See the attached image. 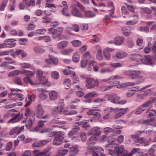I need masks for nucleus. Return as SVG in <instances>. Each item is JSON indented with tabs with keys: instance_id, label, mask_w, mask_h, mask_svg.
Masks as SVG:
<instances>
[{
	"instance_id": "f3484780",
	"label": "nucleus",
	"mask_w": 156,
	"mask_h": 156,
	"mask_svg": "<svg viewBox=\"0 0 156 156\" xmlns=\"http://www.w3.org/2000/svg\"><path fill=\"white\" fill-rule=\"evenodd\" d=\"M71 12L74 16L79 18H83V16L79 10L78 9H73L71 10Z\"/></svg>"
},
{
	"instance_id": "09e8293b",
	"label": "nucleus",
	"mask_w": 156,
	"mask_h": 156,
	"mask_svg": "<svg viewBox=\"0 0 156 156\" xmlns=\"http://www.w3.org/2000/svg\"><path fill=\"white\" fill-rule=\"evenodd\" d=\"M22 74H24L27 77H29L31 76H32L34 75V73L33 71H29L28 70H24L22 71Z\"/></svg>"
},
{
	"instance_id": "864d4df0",
	"label": "nucleus",
	"mask_w": 156,
	"mask_h": 156,
	"mask_svg": "<svg viewBox=\"0 0 156 156\" xmlns=\"http://www.w3.org/2000/svg\"><path fill=\"white\" fill-rule=\"evenodd\" d=\"M91 58V56L90 53L88 52H86L83 55V59L87 61L88 62L90 61Z\"/></svg>"
},
{
	"instance_id": "774afa93",
	"label": "nucleus",
	"mask_w": 156,
	"mask_h": 156,
	"mask_svg": "<svg viewBox=\"0 0 156 156\" xmlns=\"http://www.w3.org/2000/svg\"><path fill=\"white\" fill-rule=\"evenodd\" d=\"M116 140L115 136H111L108 137L107 141L108 143H113Z\"/></svg>"
},
{
	"instance_id": "13d9d810",
	"label": "nucleus",
	"mask_w": 156,
	"mask_h": 156,
	"mask_svg": "<svg viewBox=\"0 0 156 156\" xmlns=\"http://www.w3.org/2000/svg\"><path fill=\"white\" fill-rule=\"evenodd\" d=\"M34 121V119H32L30 118L29 119L28 121L27 124H26V126L27 129H30V128L32 126L33 123Z\"/></svg>"
},
{
	"instance_id": "1a4fd4ad",
	"label": "nucleus",
	"mask_w": 156,
	"mask_h": 156,
	"mask_svg": "<svg viewBox=\"0 0 156 156\" xmlns=\"http://www.w3.org/2000/svg\"><path fill=\"white\" fill-rule=\"evenodd\" d=\"M96 140V138L95 136H93L90 137L87 140V144L88 145L87 148L88 149H91L92 147L94 146L95 142V141Z\"/></svg>"
},
{
	"instance_id": "a878e982",
	"label": "nucleus",
	"mask_w": 156,
	"mask_h": 156,
	"mask_svg": "<svg viewBox=\"0 0 156 156\" xmlns=\"http://www.w3.org/2000/svg\"><path fill=\"white\" fill-rule=\"evenodd\" d=\"M49 95L50 99L52 100H55L57 96V93L55 90H52L50 91L49 93Z\"/></svg>"
},
{
	"instance_id": "3c124183",
	"label": "nucleus",
	"mask_w": 156,
	"mask_h": 156,
	"mask_svg": "<svg viewBox=\"0 0 156 156\" xmlns=\"http://www.w3.org/2000/svg\"><path fill=\"white\" fill-rule=\"evenodd\" d=\"M51 76L55 79H57L59 77V74L56 71H53L51 73Z\"/></svg>"
},
{
	"instance_id": "aec40b11",
	"label": "nucleus",
	"mask_w": 156,
	"mask_h": 156,
	"mask_svg": "<svg viewBox=\"0 0 156 156\" xmlns=\"http://www.w3.org/2000/svg\"><path fill=\"white\" fill-rule=\"evenodd\" d=\"M51 149L50 148H47L44 149L42 152H40L38 153L39 156H49L51 154V153L49 152Z\"/></svg>"
},
{
	"instance_id": "a19ab883",
	"label": "nucleus",
	"mask_w": 156,
	"mask_h": 156,
	"mask_svg": "<svg viewBox=\"0 0 156 156\" xmlns=\"http://www.w3.org/2000/svg\"><path fill=\"white\" fill-rule=\"evenodd\" d=\"M72 60L73 62H77L79 61L80 60V55L78 53H74L72 57Z\"/></svg>"
},
{
	"instance_id": "0e129e2a",
	"label": "nucleus",
	"mask_w": 156,
	"mask_h": 156,
	"mask_svg": "<svg viewBox=\"0 0 156 156\" xmlns=\"http://www.w3.org/2000/svg\"><path fill=\"white\" fill-rule=\"evenodd\" d=\"M13 143L11 141L8 142L6 146L5 150L6 151H10L12 147Z\"/></svg>"
},
{
	"instance_id": "de8ad7c7",
	"label": "nucleus",
	"mask_w": 156,
	"mask_h": 156,
	"mask_svg": "<svg viewBox=\"0 0 156 156\" xmlns=\"http://www.w3.org/2000/svg\"><path fill=\"white\" fill-rule=\"evenodd\" d=\"M68 150L67 149H60L57 151L58 154H60V155L64 156L67 154Z\"/></svg>"
},
{
	"instance_id": "412c9836",
	"label": "nucleus",
	"mask_w": 156,
	"mask_h": 156,
	"mask_svg": "<svg viewBox=\"0 0 156 156\" xmlns=\"http://www.w3.org/2000/svg\"><path fill=\"white\" fill-rule=\"evenodd\" d=\"M133 17L134 18V20L127 21L126 24L129 26L136 24L138 22V17L136 15H135Z\"/></svg>"
},
{
	"instance_id": "f704fd0d",
	"label": "nucleus",
	"mask_w": 156,
	"mask_h": 156,
	"mask_svg": "<svg viewBox=\"0 0 156 156\" xmlns=\"http://www.w3.org/2000/svg\"><path fill=\"white\" fill-rule=\"evenodd\" d=\"M79 127H76L73 128L72 129L69 133L68 135L71 137L72 135H74L76 132L80 129Z\"/></svg>"
},
{
	"instance_id": "a211bd4d",
	"label": "nucleus",
	"mask_w": 156,
	"mask_h": 156,
	"mask_svg": "<svg viewBox=\"0 0 156 156\" xmlns=\"http://www.w3.org/2000/svg\"><path fill=\"white\" fill-rule=\"evenodd\" d=\"M108 7H110L111 9L108 10L109 12L110 16L112 18H115V16H113L112 15L114 12V7L113 5V3L112 2H110L108 3Z\"/></svg>"
},
{
	"instance_id": "4c0bfd02",
	"label": "nucleus",
	"mask_w": 156,
	"mask_h": 156,
	"mask_svg": "<svg viewBox=\"0 0 156 156\" xmlns=\"http://www.w3.org/2000/svg\"><path fill=\"white\" fill-rule=\"evenodd\" d=\"M13 81L14 84L19 85L23 86L22 81L20 77H15L13 79Z\"/></svg>"
},
{
	"instance_id": "f257e3e1",
	"label": "nucleus",
	"mask_w": 156,
	"mask_h": 156,
	"mask_svg": "<svg viewBox=\"0 0 156 156\" xmlns=\"http://www.w3.org/2000/svg\"><path fill=\"white\" fill-rule=\"evenodd\" d=\"M64 133L63 131L58 132L57 134L55 136L53 141V145L58 146L61 144L62 143L64 139Z\"/></svg>"
},
{
	"instance_id": "e2e57ef3",
	"label": "nucleus",
	"mask_w": 156,
	"mask_h": 156,
	"mask_svg": "<svg viewBox=\"0 0 156 156\" xmlns=\"http://www.w3.org/2000/svg\"><path fill=\"white\" fill-rule=\"evenodd\" d=\"M155 115H156V110L153 109L150 111L149 113L147 114V117H150L151 116Z\"/></svg>"
},
{
	"instance_id": "f8f14e48",
	"label": "nucleus",
	"mask_w": 156,
	"mask_h": 156,
	"mask_svg": "<svg viewBox=\"0 0 156 156\" xmlns=\"http://www.w3.org/2000/svg\"><path fill=\"white\" fill-rule=\"evenodd\" d=\"M24 128V126H23L20 127H14L10 131L9 134L12 135L16 133L17 134H19L23 130Z\"/></svg>"
},
{
	"instance_id": "6e6552de",
	"label": "nucleus",
	"mask_w": 156,
	"mask_h": 156,
	"mask_svg": "<svg viewBox=\"0 0 156 156\" xmlns=\"http://www.w3.org/2000/svg\"><path fill=\"white\" fill-rule=\"evenodd\" d=\"M12 116L13 117V118L9 120L8 122V123H14L20 120L23 118V114L19 113L17 114L16 113H12L11 114Z\"/></svg>"
},
{
	"instance_id": "49530a36",
	"label": "nucleus",
	"mask_w": 156,
	"mask_h": 156,
	"mask_svg": "<svg viewBox=\"0 0 156 156\" xmlns=\"http://www.w3.org/2000/svg\"><path fill=\"white\" fill-rule=\"evenodd\" d=\"M61 111V108H58L57 107H55L53 108L52 110V113L53 115H55L58 112L61 113L62 112Z\"/></svg>"
},
{
	"instance_id": "680f3d73",
	"label": "nucleus",
	"mask_w": 156,
	"mask_h": 156,
	"mask_svg": "<svg viewBox=\"0 0 156 156\" xmlns=\"http://www.w3.org/2000/svg\"><path fill=\"white\" fill-rule=\"evenodd\" d=\"M72 43L73 46L76 47L80 46L81 44V42L78 40L73 41H72Z\"/></svg>"
},
{
	"instance_id": "7ed1b4c3",
	"label": "nucleus",
	"mask_w": 156,
	"mask_h": 156,
	"mask_svg": "<svg viewBox=\"0 0 156 156\" xmlns=\"http://www.w3.org/2000/svg\"><path fill=\"white\" fill-rule=\"evenodd\" d=\"M125 73L129 79H134L143 78V77L140 76V71L137 70L127 71Z\"/></svg>"
},
{
	"instance_id": "b1692460",
	"label": "nucleus",
	"mask_w": 156,
	"mask_h": 156,
	"mask_svg": "<svg viewBox=\"0 0 156 156\" xmlns=\"http://www.w3.org/2000/svg\"><path fill=\"white\" fill-rule=\"evenodd\" d=\"M139 87L138 86L136 87H134L132 89L128 90L126 94V96L128 97H130L132 96L135 94L136 92L137 91L135 88H136L137 89H138Z\"/></svg>"
},
{
	"instance_id": "9b49d317",
	"label": "nucleus",
	"mask_w": 156,
	"mask_h": 156,
	"mask_svg": "<svg viewBox=\"0 0 156 156\" xmlns=\"http://www.w3.org/2000/svg\"><path fill=\"white\" fill-rule=\"evenodd\" d=\"M124 151V147L122 145L120 147H115L114 149V154L117 156H120Z\"/></svg>"
},
{
	"instance_id": "c03bdc74",
	"label": "nucleus",
	"mask_w": 156,
	"mask_h": 156,
	"mask_svg": "<svg viewBox=\"0 0 156 156\" xmlns=\"http://www.w3.org/2000/svg\"><path fill=\"white\" fill-rule=\"evenodd\" d=\"M8 0H3L0 6V11H4L8 3Z\"/></svg>"
},
{
	"instance_id": "8fccbe9b",
	"label": "nucleus",
	"mask_w": 156,
	"mask_h": 156,
	"mask_svg": "<svg viewBox=\"0 0 156 156\" xmlns=\"http://www.w3.org/2000/svg\"><path fill=\"white\" fill-rule=\"evenodd\" d=\"M63 73L65 75L70 74L72 76L74 77L75 76V73L74 72L71 71L69 70H64Z\"/></svg>"
},
{
	"instance_id": "393cba45",
	"label": "nucleus",
	"mask_w": 156,
	"mask_h": 156,
	"mask_svg": "<svg viewBox=\"0 0 156 156\" xmlns=\"http://www.w3.org/2000/svg\"><path fill=\"white\" fill-rule=\"evenodd\" d=\"M68 42L64 41L58 43L57 45V48L59 49H62L66 47L68 45Z\"/></svg>"
},
{
	"instance_id": "bb28decb",
	"label": "nucleus",
	"mask_w": 156,
	"mask_h": 156,
	"mask_svg": "<svg viewBox=\"0 0 156 156\" xmlns=\"http://www.w3.org/2000/svg\"><path fill=\"white\" fill-rule=\"evenodd\" d=\"M15 41H16L14 39H11L5 40V42L7 44H10L9 46H10V47H8V48H11L14 47L16 45V43H13V42Z\"/></svg>"
},
{
	"instance_id": "79ce46f5",
	"label": "nucleus",
	"mask_w": 156,
	"mask_h": 156,
	"mask_svg": "<svg viewBox=\"0 0 156 156\" xmlns=\"http://www.w3.org/2000/svg\"><path fill=\"white\" fill-rule=\"evenodd\" d=\"M42 19V22L45 23H49L51 21V18L47 16L43 17Z\"/></svg>"
},
{
	"instance_id": "bf43d9fd",
	"label": "nucleus",
	"mask_w": 156,
	"mask_h": 156,
	"mask_svg": "<svg viewBox=\"0 0 156 156\" xmlns=\"http://www.w3.org/2000/svg\"><path fill=\"white\" fill-rule=\"evenodd\" d=\"M154 102V101L153 99L148 101L146 102L143 104L142 106L144 107V108H145L146 107H148L151 106V104Z\"/></svg>"
},
{
	"instance_id": "6ab92c4d",
	"label": "nucleus",
	"mask_w": 156,
	"mask_h": 156,
	"mask_svg": "<svg viewBox=\"0 0 156 156\" xmlns=\"http://www.w3.org/2000/svg\"><path fill=\"white\" fill-rule=\"evenodd\" d=\"M79 151L76 146H73L70 147L69 150V152L70 153L71 155L75 156L78 153Z\"/></svg>"
},
{
	"instance_id": "4d7b16f0",
	"label": "nucleus",
	"mask_w": 156,
	"mask_h": 156,
	"mask_svg": "<svg viewBox=\"0 0 156 156\" xmlns=\"http://www.w3.org/2000/svg\"><path fill=\"white\" fill-rule=\"evenodd\" d=\"M104 55L107 60H108L110 58V55L107 50L104 49L103 50Z\"/></svg>"
},
{
	"instance_id": "423d86ee",
	"label": "nucleus",
	"mask_w": 156,
	"mask_h": 156,
	"mask_svg": "<svg viewBox=\"0 0 156 156\" xmlns=\"http://www.w3.org/2000/svg\"><path fill=\"white\" fill-rule=\"evenodd\" d=\"M130 58L132 60L138 62L140 64H144L145 63L144 58L138 54H132L131 55Z\"/></svg>"
},
{
	"instance_id": "2f4dec72",
	"label": "nucleus",
	"mask_w": 156,
	"mask_h": 156,
	"mask_svg": "<svg viewBox=\"0 0 156 156\" xmlns=\"http://www.w3.org/2000/svg\"><path fill=\"white\" fill-rule=\"evenodd\" d=\"M35 115L34 112L31 111L29 108L27 107L26 108L25 110V115L26 117L30 116L31 115Z\"/></svg>"
},
{
	"instance_id": "603ef678",
	"label": "nucleus",
	"mask_w": 156,
	"mask_h": 156,
	"mask_svg": "<svg viewBox=\"0 0 156 156\" xmlns=\"http://www.w3.org/2000/svg\"><path fill=\"white\" fill-rule=\"evenodd\" d=\"M126 45L129 48H132L133 45V42L130 38H128L126 40Z\"/></svg>"
},
{
	"instance_id": "338daca9",
	"label": "nucleus",
	"mask_w": 156,
	"mask_h": 156,
	"mask_svg": "<svg viewBox=\"0 0 156 156\" xmlns=\"http://www.w3.org/2000/svg\"><path fill=\"white\" fill-rule=\"evenodd\" d=\"M105 133V134H108L109 133L112 132L114 131V129L110 127H106L104 129Z\"/></svg>"
},
{
	"instance_id": "39448f33",
	"label": "nucleus",
	"mask_w": 156,
	"mask_h": 156,
	"mask_svg": "<svg viewBox=\"0 0 156 156\" xmlns=\"http://www.w3.org/2000/svg\"><path fill=\"white\" fill-rule=\"evenodd\" d=\"M86 87L88 89L93 88L95 86H98V81L97 80H94L93 78H88L86 80Z\"/></svg>"
},
{
	"instance_id": "cd10ccee",
	"label": "nucleus",
	"mask_w": 156,
	"mask_h": 156,
	"mask_svg": "<svg viewBox=\"0 0 156 156\" xmlns=\"http://www.w3.org/2000/svg\"><path fill=\"white\" fill-rule=\"evenodd\" d=\"M97 96V94L95 91L92 92L87 93L84 96L85 98L88 99Z\"/></svg>"
},
{
	"instance_id": "4be33fe9",
	"label": "nucleus",
	"mask_w": 156,
	"mask_h": 156,
	"mask_svg": "<svg viewBox=\"0 0 156 156\" xmlns=\"http://www.w3.org/2000/svg\"><path fill=\"white\" fill-rule=\"evenodd\" d=\"M123 41V37L117 36L115 38L114 43L116 45H120L122 43Z\"/></svg>"
},
{
	"instance_id": "58836bf2",
	"label": "nucleus",
	"mask_w": 156,
	"mask_h": 156,
	"mask_svg": "<svg viewBox=\"0 0 156 156\" xmlns=\"http://www.w3.org/2000/svg\"><path fill=\"white\" fill-rule=\"evenodd\" d=\"M28 96L29 101L27 102L26 104L25 105V107H27L29 105L31 104V101L33 100H33H34V99L36 97L35 95L34 94L30 96L29 95H28Z\"/></svg>"
},
{
	"instance_id": "6e6d98bb",
	"label": "nucleus",
	"mask_w": 156,
	"mask_h": 156,
	"mask_svg": "<svg viewBox=\"0 0 156 156\" xmlns=\"http://www.w3.org/2000/svg\"><path fill=\"white\" fill-rule=\"evenodd\" d=\"M141 11L142 12H145L147 14H150L151 13V10L147 7H142L141 9Z\"/></svg>"
},
{
	"instance_id": "052dcab7",
	"label": "nucleus",
	"mask_w": 156,
	"mask_h": 156,
	"mask_svg": "<svg viewBox=\"0 0 156 156\" xmlns=\"http://www.w3.org/2000/svg\"><path fill=\"white\" fill-rule=\"evenodd\" d=\"M146 108H144L141 105L135 111V113L137 115L140 114Z\"/></svg>"
},
{
	"instance_id": "20e7f679",
	"label": "nucleus",
	"mask_w": 156,
	"mask_h": 156,
	"mask_svg": "<svg viewBox=\"0 0 156 156\" xmlns=\"http://www.w3.org/2000/svg\"><path fill=\"white\" fill-rule=\"evenodd\" d=\"M105 97L108 101L115 104H118L119 101L120 99V97L115 94H106L105 95Z\"/></svg>"
},
{
	"instance_id": "a18cd8bd",
	"label": "nucleus",
	"mask_w": 156,
	"mask_h": 156,
	"mask_svg": "<svg viewBox=\"0 0 156 156\" xmlns=\"http://www.w3.org/2000/svg\"><path fill=\"white\" fill-rule=\"evenodd\" d=\"M80 137L81 141L83 142H85L87 140V134L84 132H81L79 134Z\"/></svg>"
},
{
	"instance_id": "7c9ffc66",
	"label": "nucleus",
	"mask_w": 156,
	"mask_h": 156,
	"mask_svg": "<svg viewBox=\"0 0 156 156\" xmlns=\"http://www.w3.org/2000/svg\"><path fill=\"white\" fill-rule=\"evenodd\" d=\"M144 79H143L142 80V81H139L137 83V82L133 83V82H130L125 83L122 84V87H126V86H131V85H133L135 84H137L143 82V81H144Z\"/></svg>"
},
{
	"instance_id": "c85d7f7f",
	"label": "nucleus",
	"mask_w": 156,
	"mask_h": 156,
	"mask_svg": "<svg viewBox=\"0 0 156 156\" xmlns=\"http://www.w3.org/2000/svg\"><path fill=\"white\" fill-rule=\"evenodd\" d=\"M136 44L138 46L139 49H142L144 45L143 40L139 38H138L137 39Z\"/></svg>"
},
{
	"instance_id": "37998d69",
	"label": "nucleus",
	"mask_w": 156,
	"mask_h": 156,
	"mask_svg": "<svg viewBox=\"0 0 156 156\" xmlns=\"http://www.w3.org/2000/svg\"><path fill=\"white\" fill-rule=\"evenodd\" d=\"M43 74L47 75L48 74V73L46 72H43L40 69H39L37 70V78L38 79H40V78L42 76Z\"/></svg>"
},
{
	"instance_id": "72a5a7b5",
	"label": "nucleus",
	"mask_w": 156,
	"mask_h": 156,
	"mask_svg": "<svg viewBox=\"0 0 156 156\" xmlns=\"http://www.w3.org/2000/svg\"><path fill=\"white\" fill-rule=\"evenodd\" d=\"M22 71H21L19 70H15L9 73L8 74V76H12L18 75L20 73L22 74Z\"/></svg>"
},
{
	"instance_id": "c9c22d12",
	"label": "nucleus",
	"mask_w": 156,
	"mask_h": 156,
	"mask_svg": "<svg viewBox=\"0 0 156 156\" xmlns=\"http://www.w3.org/2000/svg\"><path fill=\"white\" fill-rule=\"evenodd\" d=\"M34 51L37 53H41L45 51L44 49L42 48L40 46L35 47L34 48Z\"/></svg>"
},
{
	"instance_id": "5fc2aeb1",
	"label": "nucleus",
	"mask_w": 156,
	"mask_h": 156,
	"mask_svg": "<svg viewBox=\"0 0 156 156\" xmlns=\"http://www.w3.org/2000/svg\"><path fill=\"white\" fill-rule=\"evenodd\" d=\"M119 82L118 81H115L111 82V83L112 84V85H110L107 87L105 89V90H110L113 87L115 86L116 84L119 83Z\"/></svg>"
},
{
	"instance_id": "2eb2a0df",
	"label": "nucleus",
	"mask_w": 156,
	"mask_h": 156,
	"mask_svg": "<svg viewBox=\"0 0 156 156\" xmlns=\"http://www.w3.org/2000/svg\"><path fill=\"white\" fill-rule=\"evenodd\" d=\"M46 3L45 7L48 8H54V9H52V12H55V10L56 7L53 4V0H46Z\"/></svg>"
},
{
	"instance_id": "69168bd1",
	"label": "nucleus",
	"mask_w": 156,
	"mask_h": 156,
	"mask_svg": "<svg viewBox=\"0 0 156 156\" xmlns=\"http://www.w3.org/2000/svg\"><path fill=\"white\" fill-rule=\"evenodd\" d=\"M20 66L24 69H29L31 67V65L28 63H21Z\"/></svg>"
},
{
	"instance_id": "0eeeda50",
	"label": "nucleus",
	"mask_w": 156,
	"mask_h": 156,
	"mask_svg": "<svg viewBox=\"0 0 156 156\" xmlns=\"http://www.w3.org/2000/svg\"><path fill=\"white\" fill-rule=\"evenodd\" d=\"M87 114L89 115H93V118L95 119H98L101 116L100 111L98 109H90L88 111Z\"/></svg>"
},
{
	"instance_id": "473e14b6",
	"label": "nucleus",
	"mask_w": 156,
	"mask_h": 156,
	"mask_svg": "<svg viewBox=\"0 0 156 156\" xmlns=\"http://www.w3.org/2000/svg\"><path fill=\"white\" fill-rule=\"evenodd\" d=\"M122 31L124 35L126 36L129 35L131 33L130 30L125 26L122 27Z\"/></svg>"
},
{
	"instance_id": "5701e85b",
	"label": "nucleus",
	"mask_w": 156,
	"mask_h": 156,
	"mask_svg": "<svg viewBox=\"0 0 156 156\" xmlns=\"http://www.w3.org/2000/svg\"><path fill=\"white\" fill-rule=\"evenodd\" d=\"M127 55V54L124 52L119 51L117 52L115 55V57L118 58H122Z\"/></svg>"
},
{
	"instance_id": "e433bc0d",
	"label": "nucleus",
	"mask_w": 156,
	"mask_h": 156,
	"mask_svg": "<svg viewBox=\"0 0 156 156\" xmlns=\"http://www.w3.org/2000/svg\"><path fill=\"white\" fill-rule=\"evenodd\" d=\"M61 12L62 15L66 16L69 17L70 16V14L69 12V10L67 8L64 7L62 8L61 10Z\"/></svg>"
},
{
	"instance_id": "9d476101",
	"label": "nucleus",
	"mask_w": 156,
	"mask_h": 156,
	"mask_svg": "<svg viewBox=\"0 0 156 156\" xmlns=\"http://www.w3.org/2000/svg\"><path fill=\"white\" fill-rule=\"evenodd\" d=\"M100 130V128L98 127H94L89 131L88 134L90 135H94V136L96 137L101 134V132Z\"/></svg>"
},
{
	"instance_id": "4468645a",
	"label": "nucleus",
	"mask_w": 156,
	"mask_h": 156,
	"mask_svg": "<svg viewBox=\"0 0 156 156\" xmlns=\"http://www.w3.org/2000/svg\"><path fill=\"white\" fill-rule=\"evenodd\" d=\"M44 110L42 106L38 104L37 106L36 115L38 118H40L43 115Z\"/></svg>"
},
{
	"instance_id": "dca6fc26",
	"label": "nucleus",
	"mask_w": 156,
	"mask_h": 156,
	"mask_svg": "<svg viewBox=\"0 0 156 156\" xmlns=\"http://www.w3.org/2000/svg\"><path fill=\"white\" fill-rule=\"evenodd\" d=\"M49 56V59H47L45 60L46 62L50 64H57L58 62V59L54 57H51L50 55Z\"/></svg>"
},
{
	"instance_id": "c756f323",
	"label": "nucleus",
	"mask_w": 156,
	"mask_h": 156,
	"mask_svg": "<svg viewBox=\"0 0 156 156\" xmlns=\"http://www.w3.org/2000/svg\"><path fill=\"white\" fill-rule=\"evenodd\" d=\"M85 16L87 18H93L96 16V14L92 11H87L84 12Z\"/></svg>"
},
{
	"instance_id": "f03ea898",
	"label": "nucleus",
	"mask_w": 156,
	"mask_h": 156,
	"mask_svg": "<svg viewBox=\"0 0 156 156\" xmlns=\"http://www.w3.org/2000/svg\"><path fill=\"white\" fill-rule=\"evenodd\" d=\"M63 29L62 27H59L55 29L50 28L48 30V33L51 34L53 38H56L60 36L63 31Z\"/></svg>"
},
{
	"instance_id": "ea45409f",
	"label": "nucleus",
	"mask_w": 156,
	"mask_h": 156,
	"mask_svg": "<svg viewBox=\"0 0 156 156\" xmlns=\"http://www.w3.org/2000/svg\"><path fill=\"white\" fill-rule=\"evenodd\" d=\"M24 2L26 5L27 7L30 6H34L35 4L34 0H30L29 2L27 0H24Z\"/></svg>"
},
{
	"instance_id": "ddd939ff",
	"label": "nucleus",
	"mask_w": 156,
	"mask_h": 156,
	"mask_svg": "<svg viewBox=\"0 0 156 156\" xmlns=\"http://www.w3.org/2000/svg\"><path fill=\"white\" fill-rule=\"evenodd\" d=\"M51 129L47 128L43 129L40 131L41 133H48V136L49 137H53L55 135H57L58 133V132L55 131H51Z\"/></svg>"
}]
</instances>
